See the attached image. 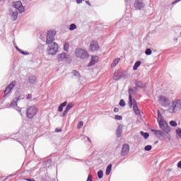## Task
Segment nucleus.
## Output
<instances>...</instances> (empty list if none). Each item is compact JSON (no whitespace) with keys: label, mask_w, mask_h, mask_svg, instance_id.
I'll return each instance as SVG.
<instances>
[{"label":"nucleus","mask_w":181,"mask_h":181,"mask_svg":"<svg viewBox=\"0 0 181 181\" xmlns=\"http://www.w3.org/2000/svg\"><path fill=\"white\" fill-rule=\"evenodd\" d=\"M181 110V99L177 100L172 103V105L168 108V111L170 114L177 112Z\"/></svg>","instance_id":"f257e3e1"},{"label":"nucleus","mask_w":181,"mask_h":181,"mask_svg":"<svg viewBox=\"0 0 181 181\" xmlns=\"http://www.w3.org/2000/svg\"><path fill=\"white\" fill-rule=\"evenodd\" d=\"M158 125L160 129L163 131V132H165V134H169L170 131H172V129H170V126L168 125V123L165 122V119L163 118H161L158 120Z\"/></svg>","instance_id":"f03ea898"},{"label":"nucleus","mask_w":181,"mask_h":181,"mask_svg":"<svg viewBox=\"0 0 181 181\" xmlns=\"http://www.w3.org/2000/svg\"><path fill=\"white\" fill-rule=\"evenodd\" d=\"M47 53L52 56L56 54L59 50V45L56 42L48 44Z\"/></svg>","instance_id":"7ed1b4c3"},{"label":"nucleus","mask_w":181,"mask_h":181,"mask_svg":"<svg viewBox=\"0 0 181 181\" xmlns=\"http://www.w3.org/2000/svg\"><path fill=\"white\" fill-rule=\"evenodd\" d=\"M37 114V108L36 106H30L26 110L27 118L32 119L35 115Z\"/></svg>","instance_id":"20e7f679"},{"label":"nucleus","mask_w":181,"mask_h":181,"mask_svg":"<svg viewBox=\"0 0 181 181\" xmlns=\"http://www.w3.org/2000/svg\"><path fill=\"white\" fill-rule=\"evenodd\" d=\"M75 54L76 57H79V59H81L82 60H83V59H88V57L90 56L88 52L83 49H76Z\"/></svg>","instance_id":"39448f33"},{"label":"nucleus","mask_w":181,"mask_h":181,"mask_svg":"<svg viewBox=\"0 0 181 181\" xmlns=\"http://www.w3.org/2000/svg\"><path fill=\"white\" fill-rule=\"evenodd\" d=\"M11 8L16 9V11L20 12V13H23V12H25V6H23L22 1H16L13 4V7Z\"/></svg>","instance_id":"423d86ee"},{"label":"nucleus","mask_w":181,"mask_h":181,"mask_svg":"<svg viewBox=\"0 0 181 181\" xmlns=\"http://www.w3.org/2000/svg\"><path fill=\"white\" fill-rule=\"evenodd\" d=\"M54 42V32L53 31H48L47 33V40H46V45H50Z\"/></svg>","instance_id":"0eeeda50"},{"label":"nucleus","mask_w":181,"mask_h":181,"mask_svg":"<svg viewBox=\"0 0 181 181\" xmlns=\"http://www.w3.org/2000/svg\"><path fill=\"white\" fill-rule=\"evenodd\" d=\"M159 103L161 104L163 107H169L170 105V102H169V99L163 95H160L159 98Z\"/></svg>","instance_id":"6e6552de"},{"label":"nucleus","mask_w":181,"mask_h":181,"mask_svg":"<svg viewBox=\"0 0 181 181\" xmlns=\"http://www.w3.org/2000/svg\"><path fill=\"white\" fill-rule=\"evenodd\" d=\"M134 8L141 11L143 8H145V4H144V0H136L134 3Z\"/></svg>","instance_id":"1a4fd4ad"},{"label":"nucleus","mask_w":181,"mask_h":181,"mask_svg":"<svg viewBox=\"0 0 181 181\" xmlns=\"http://www.w3.org/2000/svg\"><path fill=\"white\" fill-rule=\"evenodd\" d=\"M18 11H16V8H11L9 11V15L11 19L15 21L16 19H18Z\"/></svg>","instance_id":"9d476101"},{"label":"nucleus","mask_w":181,"mask_h":181,"mask_svg":"<svg viewBox=\"0 0 181 181\" xmlns=\"http://www.w3.org/2000/svg\"><path fill=\"white\" fill-rule=\"evenodd\" d=\"M100 46H98V42L95 40H93L90 44V52H95L99 50Z\"/></svg>","instance_id":"9b49d317"},{"label":"nucleus","mask_w":181,"mask_h":181,"mask_svg":"<svg viewBox=\"0 0 181 181\" xmlns=\"http://www.w3.org/2000/svg\"><path fill=\"white\" fill-rule=\"evenodd\" d=\"M129 152V145L124 144L122 148L121 156H126Z\"/></svg>","instance_id":"f8f14e48"},{"label":"nucleus","mask_w":181,"mask_h":181,"mask_svg":"<svg viewBox=\"0 0 181 181\" xmlns=\"http://www.w3.org/2000/svg\"><path fill=\"white\" fill-rule=\"evenodd\" d=\"M70 57V55L67 54L66 52H62L59 54L57 56V59L59 62H63V60H66Z\"/></svg>","instance_id":"ddd939ff"},{"label":"nucleus","mask_w":181,"mask_h":181,"mask_svg":"<svg viewBox=\"0 0 181 181\" xmlns=\"http://www.w3.org/2000/svg\"><path fill=\"white\" fill-rule=\"evenodd\" d=\"M134 84L137 88H145L146 87V83L142 82V81H139L136 79L134 81Z\"/></svg>","instance_id":"4468645a"},{"label":"nucleus","mask_w":181,"mask_h":181,"mask_svg":"<svg viewBox=\"0 0 181 181\" xmlns=\"http://www.w3.org/2000/svg\"><path fill=\"white\" fill-rule=\"evenodd\" d=\"M132 95H134V89L129 88V108H132Z\"/></svg>","instance_id":"2eb2a0df"},{"label":"nucleus","mask_w":181,"mask_h":181,"mask_svg":"<svg viewBox=\"0 0 181 181\" xmlns=\"http://www.w3.org/2000/svg\"><path fill=\"white\" fill-rule=\"evenodd\" d=\"M132 105H133L134 112L136 114V115H140L141 110H139V108L138 107V105H136V100H135V99L133 100Z\"/></svg>","instance_id":"dca6fc26"},{"label":"nucleus","mask_w":181,"mask_h":181,"mask_svg":"<svg viewBox=\"0 0 181 181\" xmlns=\"http://www.w3.org/2000/svg\"><path fill=\"white\" fill-rule=\"evenodd\" d=\"M28 82L30 84H36L37 83V78L35 75H30L28 77Z\"/></svg>","instance_id":"f3484780"},{"label":"nucleus","mask_w":181,"mask_h":181,"mask_svg":"<svg viewBox=\"0 0 181 181\" xmlns=\"http://www.w3.org/2000/svg\"><path fill=\"white\" fill-rule=\"evenodd\" d=\"M98 62V56H92L91 60L88 64V67H90V66H94L95 63Z\"/></svg>","instance_id":"a211bd4d"},{"label":"nucleus","mask_w":181,"mask_h":181,"mask_svg":"<svg viewBox=\"0 0 181 181\" xmlns=\"http://www.w3.org/2000/svg\"><path fill=\"white\" fill-rule=\"evenodd\" d=\"M122 134V126L119 125L116 130V135L117 138H121V135Z\"/></svg>","instance_id":"6ab92c4d"},{"label":"nucleus","mask_w":181,"mask_h":181,"mask_svg":"<svg viewBox=\"0 0 181 181\" xmlns=\"http://www.w3.org/2000/svg\"><path fill=\"white\" fill-rule=\"evenodd\" d=\"M156 136L157 137V138H159V139H160V138H165V133L163 132H162L161 130H158L157 131V133H156Z\"/></svg>","instance_id":"aec40b11"},{"label":"nucleus","mask_w":181,"mask_h":181,"mask_svg":"<svg viewBox=\"0 0 181 181\" xmlns=\"http://www.w3.org/2000/svg\"><path fill=\"white\" fill-rule=\"evenodd\" d=\"M112 169V164H109L106 168L105 175L108 176L111 173V170Z\"/></svg>","instance_id":"412c9836"},{"label":"nucleus","mask_w":181,"mask_h":181,"mask_svg":"<svg viewBox=\"0 0 181 181\" xmlns=\"http://www.w3.org/2000/svg\"><path fill=\"white\" fill-rule=\"evenodd\" d=\"M141 61H136L135 63H134V65L133 66V70L134 71H136L138 70V67H139V66H141Z\"/></svg>","instance_id":"4be33fe9"},{"label":"nucleus","mask_w":181,"mask_h":181,"mask_svg":"<svg viewBox=\"0 0 181 181\" xmlns=\"http://www.w3.org/2000/svg\"><path fill=\"white\" fill-rule=\"evenodd\" d=\"M140 134L141 136H144V139H148L149 138V133L148 132H140Z\"/></svg>","instance_id":"5701e85b"},{"label":"nucleus","mask_w":181,"mask_h":181,"mask_svg":"<svg viewBox=\"0 0 181 181\" xmlns=\"http://www.w3.org/2000/svg\"><path fill=\"white\" fill-rule=\"evenodd\" d=\"M71 74L76 78H80V73L76 70H73Z\"/></svg>","instance_id":"b1692460"},{"label":"nucleus","mask_w":181,"mask_h":181,"mask_svg":"<svg viewBox=\"0 0 181 181\" xmlns=\"http://www.w3.org/2000/svg\"><path fill=\"white\" fill-rule=\"evenodd\" d=\"M73 107H74V105L73 103H69L66 108H65V111L66 112H69V111L70 110L71 108H73Z\"/></svg>","instance_id":"393cba45"},{"label":"nucleus","mask_w":181,"mask_h":181,"mask_svg":"<svg viewBox=\"0 0 181 181\" xmlns=\"http://www.w3.org/2000/svg\"><path fill=\"white\" fill-rule=\"evenodd\" d=\"M104 176V172L103 170H100L98 172V179H103V177Z\"/></svg>","instance_id":"a878e982"},{"label":"nucleus","mask_w":181,"mask_h":181,"mask_svg":"<svg viewBox=\"0 0 181 181\" xmlns=\"http://www.w3.org/2000/svg\"><path fill=\"white\" fill-rule=\"evenodd\" d=\"M69 47H70V44H69V42H65L64 45V52H69Z\"/></svg>","instance_id":"bb28decb"},{"label":"nucleus","mask_w":181,"mask_h":181,"mask_svg":"<svg viewBox=\"0 0 181 181\" xmlns=\"http://www.w3.org/2000/svg\"><path fill=\"white\" fill-rule=\"evenodd\" d=\"M16 85V82L13 81L11 82L7 87L12 90V89L13 88V87H15V86Z\"/></svg>","instance_id":"cd10ccee"},{"label":"nucleus","mask_w":181,"mask_h":181,"mask_svg":"<svg viewBox=\"0 0 181 181\" xmlns=\"http://www.w3.org/2000/svg\"><path fill=\"white\" fill-rule=\"evenodd\" d=\"M145 54H146V56H151V54H152V49L147 48L145 51Z\"/></svg>","instance_id":"c85d7f7f"},{"label":"nucleus","mask_w":181,"mask_h":181,"mask_svg":"<svg viewBox=\"0 0 181 181\" xmlns=\"http://www.w3.org/2000/svg\"><path fill=\"white\" fill-rule=\"evenodd\" d=\"M75 29H77V25H76V24L72 23L69 25V30H75Z\"/></svg>","instance_id":"c756f323"},{"label":"nucleus","mask_w":181,"mask_h":181,"mask_svg":"<svg viewBox=\"0 0 181 181\" xmlns=\"http://www.w3.org/2000/svg\"><path fill=\"white\" fill-rule=\"evenodd\" d=\"M121 60V58H117L115 59L112 62V66H117L118 63H119V61Z\"/></svg>","instance_id":"7c9ffc66"},{"label":"nucleus","mask_w":181,"mask_h":181,"mask_svg":"<svg viewBox=\"0 0 181 181\" xmlns=\"http://www.w3.org/2000/svg\"><path fill=\"white\" fill-rule=\"evenodd\" d=\"M18 105V103L16 100L14 99L11 103H10V107H16Z\"/></svg>","instance_id":"2f4dec72"},{"label":"nucleus","mask_w":181,"mask_h":181,"mask_svg":"<svg viewBox=\"0 0 181 181\" xmlns=\"http://www.w3.org/2000/svg\"><path fill=\"white\" fill-rule=\"evenodd\" d=\"M170 125L171 127H177V122H176L174 121V120H171V121L170 122Z\"/></svg>","instance_id":"473e14b6"},{"label":"nucleus","mask_w":181,"mask_h":181,"mask_svg":"<svg viewBox=\"0 0 181 181\" xmlns=\"http://www.w3.org/2000/svg\"><path fill=\"white\" fill-rule=\"evenodd\" d=\"M119 105H120V107H125L126 103L124 99L120 100Z\"/></svg>","instance_id":"72a5a7b5"},{"label":"nucleus","mask_w":181,"mask_h":181,"mask_svg":"<svg viewBox=\"0 0 181 181\" xmlns=\"http://www.w3.org/2000/svg\"><path fill=\"white\" fill-rule=\"evenodd\" d=\"M114 80H116V81H118V80H121V77L119 76V74H117L113 76Z\"/></svg>","instance_id":"f704fd0d"},{"label":"nucleus","mask_w":181,"mask_h":181,"mask_svg":"<svg viewBox=\"0 0 181 181\" xmlns=\"http://www.w3.org/2000/svg\"><path fill=\"white\" fill-rule=\"evenodd\" d=\"M11 91H12L10 88H8V87H6V88L4 90V95H8V94H9V93H11Z\"/></svg>","instance_id":"c9c22d12"},{"label":"nucleus","mask_w":181,"mask_h":181,"mask_svg":"<svg viewBox=\"0 0 181 181\" xmlns=\"http://www.w3.org/2000/svg\"><path fill=\"white\" fill-rule=\"evenodd\" d=\"M19 53H21V54H23L24 56H28L29 55V52L23 51L22 49L19 50Z\"/></svg>","instance_id":"e433bc0d"},{"label":"nucleus","mask_w":181,"mask_h":181,"mask_svg":"<svg viewBox=\"0 0 181 181\" xmlns=\"http://www.w3.org/2000/svg\"><path fill=\"white\" fill-rule=\"evenodd\" d=\"M152 149V146L151 145H147L144 147V151H149Z\"/></svg>","instance_id":"4c0bfd02"},{"label":"nucleus","mask_w":181,"mask_h":181,"mask_svg":"<svg viewBox=\"0 0 181 181\" xmlns=\"http://www.w3.org/2000/svg\"><path fill=\"white\" fill-rule=\"evenodd\" d=\"M115 118V119H117V121H121V120H122V116H121V115H116Z\"/></svg>","instance_id":"58836bf2"},{"label":"nucleus","mask_w":181,"mask_h":181,"mask_svg":"<svg viewBox=\"0 0 181 181\" xmlns=\"http://www.w3.org/2000/svg\"><path fill=\"white\" fill-rule=\"evenodd\" d=\"M84 125V123L83 122H79L77 124L78 128H81Z\"/></svg>","instance_id":"ea45409f"},{"label":"nucleus","mask_w":181,"mask_h":181,"mask_svg":"<svg viewBox=\"0 0 181 181\" xmlns=\"http://www.w3.org/2000/svg\"><path fill=\"white\" fill-rule=\"evenodd\" d=\"M66 105H67V101H65L60 104V106L62 107L63 108H64V107H66Z\"/></svg>","instance_id":"a19ab883"},{"label":"nucleus","mask_w":181,"mask_h":181,"mask_svg":"<svg viewBox=\"0 0 181 181\" xmlns=\"http://www.w3.org/2000/svg\"><path fill=\"white\" fill-rule=\"evenodd\" d=\"M86 181H93V175H91V174H90L88 176V179Z\"/></svg>","instance_id":"79ce46f5"},{"label":"nucleus","mask_w":181,"mask_h":181,"mask_svg":"<svg viewBox=\"0 0 181 181\" xmlns=\"http://www.w3.org/2000/svg\"><path fill=\"white\" fill-rule=\"evenodd\" d=\"M21 100H23V98L19 96L15 98V100L18 103V101H21Z\"/></svg>","instance_id":"37998d69"},{"label":"nucleus","mask_w":181,"mask_h":181,"mask_svg":"<svg viewBox=\"0 0 181 181\" xmlns=\"http://www.w3.org/2000/svg\"><path fill=\"white\" fill-rule=\"evenodd\" d=\"M158 119H161V118H163L162 117V115L160 114V112H159V110L158 111Z\"/></svg>","instance_id":"c03bdc74"},{"label":"nucleus","mask_w":181,"mask_h":181,"mask_svg":"<svg viewBox=\"0 0 181 181\" xmlns=\"http://www.w3.org/2000/svg\"><path fill=\"white\" fill-rule=\"evenodd\" d=\"M58 111H59V112H62L63 111V107L59 105L58 107Z\"/></svg>","instance_id":"a18cd8bd"},{"label":"nucleus","mask_w":181,"mask_h":181,"mask_svg":"<svg viewBox=\"0 0 181 181\" xmlns=\"http://www.w3.org/2000/svg\"><path fill=\"white\" fill-rule=\"evenodd\" d=\"M181 0H175L173 3L172 5H176L178 2H180Z\"/></svg>","instance_id":"49530a36"},{"label":"nucleus","mask_w":181,"mask_h":181,"mask_svg":"<svg viewBox=\"0 0 181 181\" xmlns=\"http://www.w3.org/2000/svg\"><path fill=\"white\" fill-rule=\"evenodd\" d=\"M68 112H66V110H64L63 112V113L60 115V117H66V115L67 114Z\"/></svg>","instance_id":"de8ad7c7"},{"label":"nucleus","mask_w":181,"mask_h":181,"mask_svg":"<svg viewBox=\"0 0 181 181\" xmlns=\"http://www.w3.org/2000/svg\"><path fill=\"white\" fill-rule=\"evenodd\" d=\"M177 135H181V129H178L176 130Z\"/></svg>","instance_id":"09e8293b"},{"label":"nucleus","mask_w":181,"mask_h":181,"mask_svg":"<svg viewBox=\"0 0 181 181\" xmlns=\"http://www.w3.org/2000/svg\"><path fill=\"white\" fill-rule=\"evenodd\" d=\"M27 100H32V94H28V95Z\"/></svg>","instance_id":"8fccbe9b"},{"label":"nucleus","mask_w":181,"mask_h":181,"mask_svg":"<svg viewBox=\"0 0 181 181\" xmlns=\"http://www.w3.org/2000/svg\"><path fill=\"white\" fill-rule=\"evenodd\" d=\"M151 132H153V133H154V135H156V133L158 132V130L152 129L151 130Z\"/></svg>","instance_id":"3c124183"},{"label":"nucleus","mask_w":181,"mask_h":181,"mask_svg":"<svg viewBox=\"0 0 181 181\" xmlns=\"http://www.w3.org/2000/svg\"><path fill=\"white\" fill-rule=\"evenodd\" d=\"M76 4L79 5V4H82L83 1H85V0H76Z\"/></svg>","instance_id":"603ef678"},{"label":"nucleus","mask_w":181,"mask_h":181,"mask_svg":"<svg viewBox=\"0 0 181 181\" xmlns=\"http://www.w3.org/2000/svg\"><path fill=\"white\" fill-rule=\"evenodd\" d=\"M25 180L27 181H36L35 179L33 178H26Z\"/></svg>","instance_id":"864d4df0"},{"label":"nucleus","mask_w":181,"mask_h":181,"mask_svg":"<svg viewBox=\"0 0 181 181\" xmlns=\"http://www.w3.org/2000/svg\"><path fill=\"white\" fill-rule=\"evenodd\" d=\"M119 77H120V78H125V74H121L119 75Z\"/></svg>","instance_id":"5fc2aeb1"},{"label":"nucleus","mask_w":181,"mask_h":181,"mask_svg":"<svg viewBox=\"0 0 181 181\" xmlns=\"http://www.w3.org/2000/svg\"><path fill=\"white\" fill-rule=\"evenodd\" d=\"M118 111H119V109H118V107L114 108V112H118Z\"/></svg>","instance_id":"6e6d98bb"},{"label":"nucleus","mask_w":181,"mask_h":181,"mask_svg":"<svg viewBox=\"0 0 181 181\" xmlns=\"http://www.w3.org/2000/svg\"><path fill=\"white\" fill-rule=\"evenodd\" d=\"M55 132H62V129L57 128Z\"/></svg>","instance_id":"4d7b16f0"},{"label":"nucleus","mask_w":181,"mask_h":181,"mask_svg":"<svg viewBox=\"0 0 181 181\" xmlns=\"http://www.w3.org/2000/svg\"><path fill=\"white\" fill-rule=\"evenodd\" d=\"M86 4H87V5H88L89 6H91V3H90V1H86Z\"/></svg>","instance_id":"13d9d810"},{"label":"nucleus","mask_w":181,"mask_h":181,"mask_svg":"<svg viewBox=\"0 0 181 181\" xmlns=\"http://www.w3.org/2000/svg\"><path fill=\"white\" fill-rule=\"evenodd\" d=\"M177 168H180V169H181V161L178 162Z\"/></svg>","instance_id":"bf43d9fd"},{"label":"nucleus","mask_w":181,"mask_h":181,"mask_svg":"<svg viewBox=\"0 0 181 181\" xmlns=\"http://www.w3.org/2000/svg\"><path fill=\"white\" fill-rule=\"evenodd\" d=\"M84 139H88V141L89 142H91V140H90V138H88V136H85V137H84Z\"/></svg>","instance_id":"052dcab7"},{"label":"nucleus","mask_w":181,"mask_h":181,"mask_svg":"<svg viewBox=\"0 0 181 181\" xmlns=\"http://www.w3.org/2000/svg\"><path fill=\"white\" fill-rule=\"evenodd\" d=\"M15 47H16V50H17L18 52H19V50H21V49H19V47H18V46H15Z\"/></svg>","instance_id":"680f3d73"},{"label":"nucleus","mask_w":181,"mask_h":181,"mask_svg":"<svg viewBox=\"0 0 181 181\" xmlns=\"http://www.w3.org/2000/svg\"><path fill=\"white\" fill-rule=\"evenodd\" d=\"M174 42H177V38H174Z\"/></svg>","instance_id":"e2e57ef3"},{"label":"nucleus","mask_w":181,"mask_h":181,"mask_svg":"<svg viewBox=\"0 0 181 181\" xmlns=\"http://www.w3.org/2000/svg\"><path fill=\"white\" fill-rule=\"evenodd\" d=\"M80 162H83V160H79Z\"/></svg>","instance_id":"0e129e2a"}]
</instances>
